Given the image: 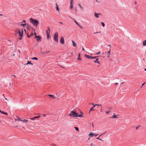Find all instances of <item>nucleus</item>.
<instances>
[{
  "mask_svg": "<svg viewBox=\"0 0 146 146\" xmlns=\"http://www.w3.org/2000/svg\"><path fill=\"white\" fill-rule=\"evenodd\" d=\"M81 114H79L78 113H76L74 111H71L69 115L73 117H83V113L82 112L81 113Z\"/></svg>",
  "mask_w": 146,
  "mask_h": 146,
  "instance_id": "1",
  "label": "nucleus"
},
{
  "mask_svg": "<svg viewBox=\"0 0 146 146\" xmlns=\"http://www.w3.org/2000/svg\"><path fill=\"white\" fill-rule=\"evenodd\" d=\"M30 22L34 26H37L38 24V21L32 18H31L30 19Z\"/></svg>",
  "mask_w": 146,
  "mask_h": 146,
  "instance_id": "2",
  "label": "nucleus"
},
{
  "mask_svg": "<svg viewBox=\"0 0 146 146\" xmlns=\"http://www.w3.org/2000/svg\"><path fill=\"white\" fill-rule=\"evenodd\" d=\"M17 33L19 34V36H22L23 34V29L21 30L19 29H17L16 31Z\"/></svg>",
  "mask_w": 146,
  "mask_h": 146,
  "instance_id": "3",
  "label": "nucleus"
},
{
  "mask_svg": "<svg viewBox=\"0 0 146 146\" xmlns=\"http://www.w3.org/2000/svg\"><path fill=\"white\" fill-rule=\"evenodd\" d=\"M110 54V49L108 52H105L103 53L102 54L106 56L107 57H109Z\"/></svg>",
  "mask_w": 146,
  "mask_h": 146,
  "instance_id": "4",
  "label": "nucleus"
},
{
  "mask_svg": "<svg viewBox=\"0 0 146 146\" xmlns=\"http://www.w3.org/2000/svg\"><path fill=\"white\" fill-rule=\"evenodd\" d=\"M58 35L57 33H56L54 35V40L56 42H58Z\"/></svg>",
  "mask_w": 146,
  "mask_h": 146,
  "instance_id": "5",
  "label": "nucleus"
},
{
  "mask_svg": "<svg viewBox=\"0 0 146 146\" xmlns=\"http://www.w3.org/2000/svg\"><path fill=\"white\" fill-rule=\"evenodd\" d=\"M101 15V14L100 13H97L96 12L94 13V16L96 18H98Z\"/></svg>",
  "mask_w": 146,
  "mask_h": 146,
  "instance_id": "6",
  "label": "nucleus"
},
{
  "mask_svg": "<svg viewBox=\"0 0 146 146\" xmlns=\"http://www.w3.org/2000/svg\"><path fill=\"white\" fill-rule=\"evenodd\" d=\"M84 56H85V57H86L87 58H88V59H93V57L91 56H89V55H87V54H84Z\"/></svg>",
  "mask_w": 146,
  "mask_h": 146,
  "instance_id": "7",
  "label": "nucleus"
},
{
  "mask_svg": "<svg viewBox=\"0 0 146 146\" xmlns=\"http://www.w3.org/2000/svg\"><path fill=\"white\" fill-rule=\"evenodd\" d=\"M60 42L62 44H64V38L63 37H61L60 40Z\"/></svg>",
  "mask_w": 146,
  "mask_h": 146,
  "instance_id": "8",
  "label": "nucleus"
},
{
  "mask_svg": "<svg viewBox=\"0 0 146 146\" xmlns=\"http://www.w3.org/2000/svg\"><path fill=\"white\" fill-rule=\"evenodd\" d=\"M50 51H46L45 52H41V53L42 54H47L48 52H50Z\"/></svg>",
  "mask_w": 146,
  "mask_h": 146,
  "instance_id": "9",
  "label": "nucleus"
},
{
  "mask_svg": "<svg viewBox=\"0 0 146 146\" xmlns=\"http://www.w3.org/2000/svg\"><path fill=\"white\" fill-rule=\"evenodd\" d=\"M98 58H96V60L94 61V62L95 63H97L99 64H100V62L99 61H98Z\"/></svg>",
  "mask_w": 146,
  "mask_h": 146,
  "instance_id": "10",
  "label": "nucleus"
},
{
  "mask_svg": "<svg viewBox=\"0 0 146 146\" xmlns=\"http://www.w3.org/2000/svg\"><path fill=\"white\" fill-rule=\"evenodd\" d=\"M92 104L94 105H93V106L90 108V112H89L90 113V111H92L94 110V107H95V106H94V104Z\"/></svg>",
  "mask_w": 146,
  "mask_h": 146,
  "instance_id": "11",
  "label": "nucleus"
},
{
  "mask_svg": "<svg viewBox=\"0 0 146 146\" xmlns=\"http://www.w3.org/2000/svg\"><path fill=\"white\" fill-rule=\"evenodd\" d=\"M48 31L47 30L46 31V32L47 34H49L50 32V28L49 27H48Z\"/></svg>",
  "mask_w": 146,
  "mask_h": 146,
  "instance_id": "12",
  "label": "nucleus"
},
{
  "mask_svg": "<svg viewBox=\"0 0 146 146\" xmlns=\"http://www.w3.org/2000/svg\"><path fill=\"white\" fill-rule=\"evenodd\" d=\"M72 43L73 46H74L76 47V44L75 43L74 41L73 40H72Z\"/></svg>",
  "mask_w": 146,
  "mask_h": 146,
  "instance_id": "13",
  "label": "nucleus"
},
{
  "mask_svg": "<svg viewBox=\"0 0 146 146\" xmlns=\"http://www.w3.org/2000/svg\"><path fill=\"white\" fill-rule=\"evenodd\" d=\"M41 38L40 36H39V37L37 38V41L38 42L41 39Z\"/></svg>",
  "mask_w": 146,
  "mask_h": 146,
  "instance_id": "14",
  "label": "nucleus"
},
{
  "mask_svg": "<svg viewBox=\"0 0 146 146\" xmlns=\"http://www.w3.org/2000/svg\"><path fill=\"white\" fill-rule=\"evenodd\" d=\"M89 135L92 137L93 136H94V134L92 133H91L89 134Z\"/></svg>",
  "mask_w": 146,
  "mask_h": 146,
  "instance_id": "15",
  "label": "nucleus"
},
{
  "mask_svg": "<svg viewBox=\"0 0 146 146\" xmlns=\"http://www.w3.org/2000/svg\"><path fill=\"white\" fill-rule=\"evenodd\" d=\"M80 53H79L78 54V60H81V58L80 57Z\"/></svg>",
  "mask_w": 146,
  "mask_h": 146,
  "instance_id": "16",
  "label": "nucleus"
},
{
  "mask_svg": "<svg viewBox=\"0 0 146 146\" xmlns=\"http://www.w3.org/2000/svg\"><path fill=\"white\" fill-rule=\"evenodd\" d=\"M17 121H23V119H21L20 117H17Z\"/></svg>",
  "mask_w": 146,
  "mask_h": 146,
  "instance_id": "17",
  "label": "nucleus"
},
{
  "mask_svg": "<svg viewBox=\"0 0 146 146\" xmlns=\"http://www.w3.org/2000/svg\"><path fill=\"white\" fill-rule=\"evenodd\" d=\"M56 10L57 11H59V7H58V5L57 3H56Z\"/></svg>",
  "mask_w": 146,
  "mask_h": 146,
  "instance_id": "18",
  "label": "nucleus"
},
{
  "mask_svg": "<svg viewBox=\"0 0 146 146\" xmlns=\"http://www.w3.org/2000/svg\"><path fill=\"white\" fill-rule=\"evenodd\" d=\"M143 46H146V40H145L143 42Z\"/></svg>",
  "mask_w": 146,
  "mask_h": 146,
  "instance_id": "19",
  "label": "nucleus"
},
{
  "mask_svg": "<svg viewBox=\"0 0 146 146\" xmlns=\"http://www.w3.org/2000/svg\"><path fill=\"white\" fill-rule=\"evenodd\" d=\"M70 8L71 9H72L73 8V4H70Z\"/></svg>",
  "mask_w": 146,
  "mask_h": 146,
  "instance_id": "20",
  "label": "nucleus"
},
{
  "mask_svg": "<svg viewBox=\"0 0 146 146\" xmlns=\"http://www.w3.org/2000/svg\"><path fill=\"white\" fill-rule=\"evenodd\" d=\"M31 64L32 65H33V64L32 63H31V61H28V62L26 64L27 65H28V64Z\"/></svg>",
  "mask_w": 146,
  "mask_h": 146,
  "instance_id": "21",
  "label": "nucleus"
},
{
  "mask_svg": "<svg viewBox=\"0 0 146 146\" xmlns=\"http://www.w3.org/2000/svg\"><path fill=\"white\" fill-rule=\"evenodd\" d=\"M48 96H49L50 97H53V99L55 98L54 97V96L52 95H48Z\"/></svg>",
  "mask_w": 146,
  "mask_h": 146,
  "instance_id": "22",
  "label": "nucleus"
},
{
  "mask_svg": "<svg viewBox=\"0 0 146 146\" xmlns=\"http://www.w3.org/2000/svg\"><path fill=\"white\" fill-rule=\"evenodd\" d=\"M112 118L113 119V118H117V115H114L112 117Z\"/></svg>",
  "mask_w": 146,
  "mask_h": 146,
  "instance_id": "23",
  "label": "nucleus"
},
{
  "mask_svg": "<svg viewBox=\"0 0 146 146\" xmlns=\"http://www.w3.org/2000/svg\"><path fill=\"white\" fill-rule=\"evenodd\" d=\"M22 121L25 123H27L28 122V120L25 119H23Z\"/></svg>",
  "mask_w": 146,
  "mask_h": 146,
  "instance_id": "24",
  "label": "nucleus"
},
{
  "mask_svg": "<svg viewBox=\"0 0 146 146\" xmlns=\"http://www.w3.org/2000/svg\"><path fill=\"white\" fill-rule=\"evenodd\" d=\"M100 106L102 108V105L101 104H96L94 105V106Z\"/></svg>",
  "mask_w": 146,
  "mask_h": 146,
  "instance_id": "25",
  "label": "nucleus"
},
{
  "mask_svg": "<svg viewBox=\"0 0 146 146\" xmlns=\"http://www.w3.org/2000/svg\"><path fill=\"white\" fill-rule=\"evenodd\" d=\"M47 38H49L50 37V35L49 33L47 34Z\"/></svg>",
  "mask_w": 146,
  "mask_h": 146,
  "instance_id": "26",
  "label": "nucleus"
},
{
  "mask_svg": "<svg viewBox=\"0 0 146 146\" xmlns=\"http://www.w3.org/2000/svg\"><path fill=\"white\" fill-rule=\"evenodd\" d=\"M105 113L107 114H109L110 113V111L109 110L108 111H105Z\"/></svg>",
  "mask_w": 146,
  "mask_h": 146,
  "instance_id": "27",
  "label": "nucleus"
},
{
  "mask_svg": "<svg viewBox=\"0 0 146 146\" xmlns=\"http://www.w3.org/2000/svg\"><path fill=\"white\" fill-rule=\"evenodd\" d=\"M74 128L76 129V130H77V131H79V129L78 128V127H75Z\"/></svg>",
  "mask_w": 146,
  "mask_h": 146,
  "instance_id": "28",
  "label": "nucleus"
},
{
  "mask_svg": "<svg viewBox=\"0 0 146 146\" xmlns=\"http://www.w3.org/2000/svg\"><path fill=\"white\" fill-rule=\"evenodd\" d=\"M32 59L33 60H37L38 59V58H36V57H33L32 58Z\"/></svg>",
  "mask_w": 146,
  "mask_h": 146,
  "instance_id": "29",
  "label": "nucleus"
},
{
  "mask_svg": "<svg viewBox=\"0 0 146 146\" xmlns=\"http://www.w3.org/2000/svg\"><path fill=\"white\" fill-rule=\"evenodd\" d=\"M103 27H104L105 26L104 23L103 22L101 23Z\"/></svg>",
  "mask_w": 146,
  "mask_h": 146,
  "instance_id": "30",
  "label": "nucleus"
},
{
  "mask_svg": "<svg viewBox=\"0 0 146 146\" xmlns=\"http://www.w3.org/2000/svg\"><path fill=\"white\" fill-rule=\"evenodd\" d=\"M78 5L79 7H80V9H82L83 8L81 6V5L80 4H78Z\"/></svg>",
  "mask_w": 146,
  "mask_h": 146,
  "instance_id": "31",
  "label": "nucleus"
},
{
  "mask_svg": "<svg viewBox=\"0 0 146 146\" xmlns=\"http://www.w3.org/2000/svg\"><path fill=\"white\" fill-rule=\"evenodd\" d=\"M51 146H57L54 144H52L51 145Z\"/></svg>",
  "mask_w": 146,
  "mask_h": 146,
  "instance_id": "32",
  "label": "nucleus"
},
{
  "mask_svg": "<svg viewBox=\"0 0 146 146\" xmlns=\"http://www.w3.org/2000/svg\"><path fill=\"white\" fill-rule=\"evenodd\" d=\"M100 53V52H99L98 53H96V54H95V55H98Z\"/></svg>",
  "mask_w": 146,
  "mask_h": 146,
  "instance_id": "33",
  "label": "nucleus"
},
{
  "mask_svg": "<svg viewBox=\"0 0 146 146\" xmlns=\"http://www.w3.org/2000/svg\"><path fill=\"white\" fill-rule=\"evenodd\" d=\"M74 21L75 23H76L77 25H79V24L75 20H74Z\"/></svg>",
  "mask_w": 146,
  "mask_h": 146,
  "instance_id": "34",
  "label": "nucleus"
},
{
  "mask_svg": "<svg viewBox=\"0 0 146 146\" xmlns=\"http://www.w3.org/2000/svg\"><path fill=\"white\" fill-rule=\"evenodd\" d=\"M26 25V24L25 23V24H22L21 25L23 26L24 27H25V26Z\"/></svg>",
  "mask_w": 146,
  "mask_h": 146,
  "instance_id": "35",
  "label": "nucleus"
},
{
  "mask_svg": "<svg viewBox=\"0 0 146 146\" xmlns=\"http://www.w3.org/2000/svg\"><path fill=\"white\" fill-rule=\"evenodd\" d=\"M101 32L100 31L99 32H94V34H97V33H101Z\"/></svg>",
  "mask_w": 146,
  "mask_h": 146,
  "instance_id": "36",
  "label": "nucleus"
},
{
  "mask_svg": "<svg viewBox=\"0 0 146 146\" xmlns=\"http://www.w3.org/2000/svg\"><path fill=\"white\" fill-rule=\"evenodd\" d=\"M91 146H94V145L93 143H91L90 144Z\"/></svg>",
  "mask_w": 146,
  "mask_h": 146,
  "instance_id": "37",
  "label": "nucleus"
},
{
  "mask_svg": "<svg viewBox=\"0 0 146 146\" xmlns=\"http://www.w3.org/2000/svg\"><path fill=\"white\" fill-rule=\"evenodd\" d=\"M73 0H71L70 2V4H71V3L73 4Z\"/></svg>",
  "mask_w": 146,
  "mask_h": 146,
  "instance_id": "38",
  "label": "nucleus"
},
{
  "mask_svg": "<svg viewBox=\"0 0 146 146\" xmlns=\"http://www.w3.org/2000/svg\"><path fill=\"white\" fill-rule=\"evenodd\" d=\"M3 114H5V115H8V114H7V113L5 112H4Z\"/></svg>",
  "mask_w": 146,
  "mask_h": 146,
  "instance_id": "39",
  "label": "nucleus"
},
{
  "mask_svg": "<svg viewBox=\"0 0 146 146\" xmlns=\"http://www.w3.org/2000/svg\"><path fill=\"white\" fill-rule=\"evenodd\" d=\"M97 139H99L100 141H102V139H100L99 138V137L98 138H97Z\"/></svg>",
  "mask_w": 146,
  "mask_h": 146,
  "instance_id": "40",
  "label": "nucleus"
},
{
  "mask_svg": "<svg viewBox=\"0 0 146 146\" xmlns=\"http://www.w3.org/2000/svg\"><path fill=\"white\" fill-rule=\"evenodd\" d=\"M140 126H138L136 128V129L137 130L138 129L139 127Z\"/></svg>",
  "mask_w": 146,
  "mask_h": 146,
  "instance_id": "41",
  "label": "nucleus"
},
{
  "mask_svg": "<svg viewBox=\"0 0 146 146\" xmlns=\"http://www.w3.org/2000/svg\"><path fill=\"white\" fill-rule=\"evenodd\" d=\"M30 119H31V120H34L35 119V118L34 117H33V118H30Z\"/></svg>",
  "mask_w": 146,
  "mask_h": 146,
  "instance_id": "42",
  "label": "nucleus"
},
{
  "mask_svg": "<svg viewBox=\"0 0 146 146\" xmlns=\"http://www.w3.org/2000/svg\"><path fill=\"white\" fill-rule=\"evenodd\" d=\"M33 35V33H31V35H30L31 36H32Z\"/></svg>",
  "mask_w": 146,
  "mask_h": 146,
  "instance_id": "43",
  "label": "nucleus"
},
{
  "mask_svg": "<svg viewBox=\"0 0 146 146\" xmlns=\"http://www.w3.org/2000/svg\"><path fill=\"white\" fill-rule=\"evenodd\" d=\"M81 29H82L83 27L81 26H80V25H78Z\"/></svg>",
  "mask_w": 146,
  "mask_h": 146,
  "instance_id": "44",
  "label": "nucleus"
},
{
  "mask_svg": "<svg viewBox=\"0 0 146 146\" xmlns=\"http://www.w3.org/2000/svg\"><path fill=\"white\" fill-rule=\"evenodd\" d=\"M4 112L3 111H1V113H2V114H4Z\"/></svg>",
  "mask_w": 146,
  "mask_h": 146,
  "instance_id": "45",
  "label": "nucleus"
},
{
  "mask_svg": "<svg viewBox=\"0 0 146 146\" xmlns=\"http://www.w3.org/2000/svg\"><path fill=\"white\" fill-rule=\"evenodd\" d=\"M59 23L61 24H63V23L62 22H59Z\"/></svg>",
  "mask_w": 146,
  "mask_h": 146,
  "instance_id": "46",
  "label": "nucleus"
},
{
  "mask_svg": "<svg viewBox=\"0 0 146 146\" xmlns=\"http://www.w3.org/2000/svg\"><path fill=\"white\" fill-rule=\"evenodd\" d=\"M39 37V36H35V38H38Z\"/></svg>",
  "mask_w": 146,
  "mask_h": 146,
  "instance_id": "47",
  "label": "nucleus"
},
{
  "mask_svg": "<svg viewBox=\"0 0 146 146\" xmlns=\"http://www.w3.org/2000/svg\"><path fill=\"white\" fill-rule=\"evenodd\" d=\"M23 23H25V20H23Z\"/></svg>",
  "mask_w": 146,
  "mask_h": 146,
  "instance_id": "48",
  "label": "nucleus"
},
{
  "mask_svg": "<svg viewBox=\"0 0 146 146\" xmlns=\"http://www.w3.org/2000/svg\"><path fill=\"white\" fill-rule=\"evenodd\" d=\"M146 83V82L144 83H143V84H142V86H143L144 85V84Z\"/></svg>",
  "mask_w": 146,
  "mask_h": 146,
  "instance_id": "49",
  "label": "nucleus"
},
{
  "mask_svg": "<svg viewBox=\"0 0 146 146\" xmlns=\"http://www.w3.org/2000/svg\"><path fill=\"white\" fill-rule=\"evenodd\" d=\"M98 135V134H94V135L95 136H96L97 135Z\"/></svg>",
  "mask_w": 146,
  "mask_h": 146,
  "instance_id": "50",
  "label": "nucleus"
},
{
  "mask_svg": "<svg viewBox=\"0 0 146 146\" xmlns=\"http://www.w3.org/2000/svg\"><path fill=\"white\" fill-rule=\"evenodd\" d=\"M22 36H21L20 37H19V39H20V40H21V38H22Z\"/></svg>",
  "mask_w": 146,
  "mask_h": 146,
  "instance_id": "51",
  "label": "nucleus"
},
{
  "mask_svg": "<svg viewBox=\"0 0 146 146\" xmlns=\"http://www.w3.org/2000/svg\"><path fill=\"white\" fill-rule=\"evenodd\" d=\"M34 118H35V119H36V118H37L38 117H34Z\"/></svg>",
  "mask_w": 146,
  "mask_h": 146,
  "instance_id": "52",
  "label": "nucleus"
},
{
  "mask_svg": "<svg viewBox=\"0 0 146 146\" xmlns=\"http://www.w3.org/2000/svg\"><path fill=\"white\" fill-rule=\"evenodd\" d=\"M82 49L83 50V51H84L85 50H84V48L83 47L82 48Z\"/></svg>",
  "mask_w": 146,
  "mask_h": 146,
  "instance_id": "53",
  "label": "nucleus"
},
{
  "mask_svg": "<svg viewBox=\"0 0 146 146\" xmlns=\"http://www.w3.org/2000/svg\"><path fill=\"white\" fill-rule=\"evenodd\" d=\"M27 36L29 38V37H30L31 36H29V35H27Z\"/></svg>",
  "mask_w": 146,
  "mask_h": 146,
  "instance_id": "54",
  "label": "nucleus"
},
{
  "mask_svg": "<svg viewBox=\"0 0 146 146\" xmlns=\"http://www.w3.org/2000/svg\"><path fill=\"white\" fill-rule=\"evenodd\" d=\"M101 108H102L101 107ZM100 111L101 112H102V108H101V109L100 110Z\"/></svg>",
  "mask_w": 146,
  "mask_h": 146,
  "instance_id": "55",
  "label": "nucleus"
},
{
  "mask_svg": "<svg viewBox=\"0 0 146 146\" xmlns=\"http://www.w3.org/2000/svg\"><path fill=\"white\" fill-rule=\"evenodd\" d=\"M97 57V56H95V57H93V58H96Z\"/></svg>",
  "mask_w": 146,
  "mask_h": 146,
  "instance_id": "56",
  "label": "nucleus"
},
{
  "mask_svg": "<svg viewBox=\"0 0 146 146\" xmlns=\"http://www.w3.org/2000/svg\"><path fill=\"white\" fill-rule=\"evenodd\" d=\"M38 118H39L40 117V116H37V117Z\"/></svg>",
  "mask_w": 146,
  "mask_h": 146,
  "instance_id": "57",
  "label": "nucleus"
},
{
  "mask_svg": "<svg viewBox=\"0 0 146 146\" xmlns=\"http://www.w3.org/2000/svg\"><path fill=\"white\" fill-rule=\"evenodd\" d=\"M137 2H136L135 1V4H137Z\"/></svg>",
  "mask_w": 146,
  "mask_h": 146,
  "instance_id": "58",
  "label": "nucleus"
},
{
  "mask_svg": "<svg viewBox=\"0 0 146 146\" xmlns=\"http://www.w3.org/2000/svg\"><path fill=\"white\" fill-rule=\"evenodd\" d=\"M118 84V83H115V85H117V84Z\"/></svg>",
  "mask_w": 146,
  "mask_h": 146,
  "instance_id": "59",
  "label": "nucleus"
},
{
  "mask_svg": "<svg viewBox=\"0 0 146 146\" xmlns=\"http://www.w3.org/2000/svg\"><path fill=\"white\" fill-rule=\"evenodd\" d=\"M43 115V116H44V117L46 116V115L45 114H44Z\"/></svg>",
  "mask_w": 146,
  "mask_h": 146,
  "instance_id": "60",
  "label": "nucleus"
},
{
  "mask_svg": "<svg viewBox=\"0 0 146 146\" xmlns=\"http://www.w3.org/2000/svg\"><path fill=\"white\" fill-rule=\"evenodd\" d=\"M0 15L1 16H3V15L2 14H0Z\"/></svg>",
  "mask_w": 146,
  "mask_h": 146,
  "instance_id": "61",
  "label": "nucleus"
},
{
  "mask_svg": "<svg viewBox=\"0 0 146 146\" xmlns=\"http://www.w3.org/2000/svg\"><path fill=\"white\" fill-rule=\"evenodd\" d=\"M12 76H14V77H15V76L14 75H12Z\"/></svg>",
  "mask_w": 146,
  "mask_h": 146,
  "instance_id": "62",
  "label": "nucleus"
},
{
  "mask_svg": "<svg viewBox=\"0 0 146 146\" xmlns=\"http://www.w3.org/2000/svg\"><path fill=\"white\" fill-rule=\"evenodd\" d=\"M35 35H36V33H35Z\"/></svg>",
  "mask_w": 146,
  "mask_h": 146,
  "instance_id": "63",
  "label": "nucleus"
},
{
  "mask_svg": "<svg viewBox=\"0 0 146 146\" xmlns=\"http://www.w3.org/2000/svg\"><path fill=\"white\" fill-rule=\"evenodd\" d=\"M144 70L145 71H146V68H145L144 69Z\"/></svg>",
  "mask_w": 146,
  "mask_h": 146,
  "instance_id": "64",
  "label": "nucleus"
}]
</instances>
